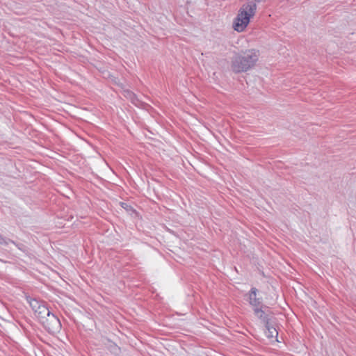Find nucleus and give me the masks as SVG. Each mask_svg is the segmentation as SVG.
Listing matches in <instances>:
<instances>
[{"label":"nucleus","mask_w":356,"mask_h":356,"mask_svg":"<svg viewBox=\"0 0 356 356\" xmlns=\"http://www.w3.org/2000/svg\"><path fill=\"white\" fill-rule=\"evenodd\" d=\"M26 299L34 312H37V310L41 307V305L43 303H44V302H42L36 298H31L30 297H28Z\"/></svg>","instance_id":"9"},{"label":"nucleus","mask_w":356,"mask_h":356,"mask_svg":"<svg viewBox=\"0 0 356 356\" xmlns=\"http://www.w3.org/2000/svg\"><path fill=\"white\" fill-rule=\"evenodd\" d=\"M38 318L39 321L41 322L42 319H44L47 315H49L51 312L49 309L47 307V305L43 303L41 307L37 310V312H34Z\"/></svg>","instance_id":"8"},{"label":"nucleus","mask_w":356,"mask_h":356,"mask_svg":"<svg viewBox=\"0 0 356 356\" xmlns=\"http://www.w3.org/2000/svg\"><path fill=\"white\" fill-rule=\"evenodd\" d=\"M257 292L258 289L257 288L252 287L248 293L246 294L248 296V301L249 304L253 307V310L256 308L265 306V305L262 303V298H257Z\"/></svg>","instance_id":"5"},{"label":"nucleus","mask_w":356,"mask_h":356,"mask_svg":"<svg viewBox=\"0 0 356 356\" xmlns=\"http://www.w3.org/2000/svg\"><path fill=\"white\" fill-rule=\"evenodd\" d=\"M9 243H12L14 245H17L16 243L14 241L10 239V238H8L3 236V235L0 234V245H8L9 244Z\"/></svg>","instance_id":"10"},{"label":"nucleus","mask_w":356,"mask_h":356,"mask_svg":"<svg viewBox=\"0 0 356 356\" xmlns=\"http://www.w3.org/2000/svg\"><path fill=\"white\" fill-rule=\"evenodd\" d=\"M104 347L113 355L118 356L121 353V348L113 341L108 338L103 339Z\"/></svg>","instance_id":"7"},{"label":"nucleus","mask_w":356,"mask_h":356,"mask_svg":"<svg viewBox=\"0 0 356 356\" xmlns=\"http://www.w3.org/2000/svg\"><path fill=\"white\" fill-rule=\"evenodd\" d=\"M238 10V13L233 22V28L238 32L243 31L249 24L257 10V3L264 2L266 0H246Z\"/></svg>","instance_id":"2"},{"label":"nucleus","mask_w":356,"mask_h":356,"mask_svg":"<svg viewBox=\"0 0 356 356\" xmlns=\"http://www.w3.org/2000/svg\"><path fill=\"white\" fill-rule=\"evenodd\" d=\"M277 319L275 317L268 321V324H264L266 331L265 334L269 339L277 338L278 332L275 328Z\"/></svg>","instance_id":"6"},{"label":"nucleus","mask_w":356,"mask_h":356,"mask_svg":"<svg viewBox=\"0 0 356 356\" xmlns=\"http://www.w3.org/2000/svg\"><path fill=\"white\" fill-rule=\"evenodd\" d=\"M254 314L264 324H268V321L274 318L273 312L266 305L254 309Z\"/></svg>","instance_id":"4"},{"label":"nucleus","mask_w":356,"mask_h":356,"mask_svg":"<svg viewBox=\"0 0 356 356\" xmlns=\"http://www.w3.org/2000/svg\"><path fill=\"white\" fill-rule=\"evenodd\" d=\"M135 101H138L137 97L136 98H133V101H131V102H132V103H135Z\"/></svg>","instance_id":"13"},{"label":"nucleus","mask_w":356,"mask_h":356,"mask_svg":"<svg viewBox=\"0 0 356 356\" xmlns=\"http://www.w3.org/2000/svg\"><path fill=\"white\" fill-rule=\"evenodd\" d=\"M125 92L127 93V95L128 97L131 99V101H133V98H136V95L130 90H125Z\"/></svg>","instance_id":"12"},{"label":"nucleus","mask_w":356,"mask_h":356,"mask_svg":"<svg viewBox=\"0 0 356 356\" xmlns=\"http://www.w3.org/2000/svg\"><path fill=\"white\" fill-rule=\"evenodd\" d=\"M259 58V51L249 49L234 54L231 60V69L233 72L239 74L252 69Z\"/></svg>","instance_id":"1"},{"label":"nucleus","mask_w":356,"mask_h":356,"mask_svg":"<svg viewBox=\"0 0 356 356\" xmlns=\"http://www.w3.org/2000/svg\"><path fill=\"white\" fill-rule=\"evenodd\" d=\"M40 323L45 330L51 334L58 333L62 327L59 318L51 312Z\"/></svg>","instance_id":"3"},{"label":"nucleus","mask_w":356,"mask_h":356,"mask_svg":"<svg viewBox=\"0 0 356 356\" xmlns=\"http://www.w3.org/2000/svg\"><path fill=\"white\" fill-rule=\"evenodd\" d=\"M121 204V207L126 209L127 211H134L135 210L134 209V208L131 206V205H128L127 203L125 202H121L120 203Z\"/></svg>","instance_id":"11"}]
</instances>
